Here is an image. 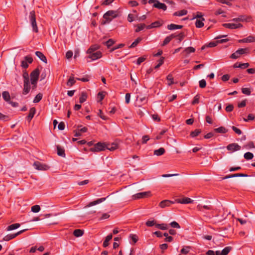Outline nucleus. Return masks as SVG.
I'll return each mask as SVG.
<instances>
[{"mask_svg":"<svg viewBox=\"0 0 255 255\" xmlns=\"http://www.w3.org/2000/svg\"><path fill=\"white\" fill-rule=\"evenodd\" d=\"M118 16V11L115 10H109L107 11L103 15V18L105 21L103 22L104 24L111 22L113 19L116 18Z\"/></svg>","mask_w":255,"mask_h":255,"instance_id":"obj_1","label":"nucleus"},{"mask_svg":"<svg viewBox=\"0 0 255 255\" xmlns=\"http://www.w3.org/2000/svg\"><path fill=\"white\" fill-rule=\"evenodd\" d=\"M29 20L31 22V26L32 27L33 31L36 33L38 32V29L37 26L35 13L34 10H32L30 12Z\"/></svg>","mask_w":255,"mask_h":255,"instance_id":"obj_2","label":"nucleus"},{"mask_svg":"<svg viewBox=\"0 0 255 255\" xmlns=\"http://www.w3.org/2000/svg\"><path fill=\"white\" fill-rule=\"evenodd\" d=\"M39 70L38 68L35 69L30 74V81L32 85H33L34 87H36L37 80L39 76Z\"/></svg>","mask_w":255,"mask_h":255,"instance_id":"obj_3","label":"nucleus"},{"mask_svg":"<svg viewBox=\"0 0 255 255\" xmlns=\"http://www.w3.org/2000/svg\"><path fill=\"white\" fill-rule=\"evenodd\" d=\"M249 52V49L248 48H240L235 52L232 54L230 56V58L232 59H237L240 56V55L244 54H248Z\"/></svg>","mask_w":255,"mask_h":255,"instance_id":"obj_4","label":"nucleus"},{"mask_svg":"<svg viewBox=\"0 0 255 255\" xmlns=\"http://www.w3.org/2000/svg\"><path fill=\"white\" fill-rule=\"evenodd\" d=\"M151 196V193L150 191L139 192L134 194L132 196V198L133 200H136L139 199L145 198Z\"/></svg>","mask_w":255,"mask_h":255,"instance_id":"obj_5","label":"nucleus"},{"mask_svg":"<svg viewBox=\"0 0 255 255\" xmlns=\"http://www.w3.org/2000/svg\"><path fill=\"white\" fill-rule=\"evenodd\" d=\"M107 147V145L105 143L102 142H98L94 145V147L91 148L90 150L94 152H99L101 151H103L106 149Z\"/></svg>","mask_w":255,"mask_h":255,"instance_id":"obj_6","label":"nucleus"},{"mask_svg":"<svg viewBox=\"0 0 255 255\" xmlns=\"http://www.w3.org/2000/svg\"><path fill=\"white\" fill-rule=\"evenodd\" d=\"M33 166L36 169L38 170H47L50 168V167L48 165L39 161L34 162Z\"/></svg>","mask_w":255,"mask_h":255,"instance_id":"obj_7","label":"nucleus"},{"mask_svg":"<svg viewBox=\"0 0 255 255\" xmlns=\"http://www.w3.org/2000/svg\"><path fill=\"white\" fill-rule=\"evenodd\" d=\"M227 149L231 152H234L240 150L241 149V147L236 143H233L228 145L227 146Z\"/></svg>","mask_w":255,"mask_h":255,"instance_id":"obj_8","label":"nucleus"},{"mask_svg":"<svg viewBox=\"0 0 255 255\" xmlns=\"http://www.w3.org/2000/svg\"><path fill=\"white\" fill-rule=\"evenodd\" d=\"M26 230H27V229H24V230H21V231L17 232L15 234L7 235L3 238V240L5 241H8L11 239H14V238H15L17 236L19 235L20 234H22V233H23L24 231H25Z\"/></svg>","mask_w":255,"mask_h":255,"instance_id":"obj_9","label":"nucleus"},{"mask_svg":"<svg viewBox=\"0 0 255 255\" xmlns=\"http://www.w3.org/2000/svg\"><path fill=\"white\" fill-rule=\"evenodd\" d=\"M193 200L188 197H184L183 198H178L175 200V203L180 204H189L193 203Z\"/></svg>","mask_w":255,"mask_h":255,"instance_id":"obj_10","label":"nucleus"},{"mask_svg":"<svg viewBox=\"0 0 255 255\" xmlns=\"http://www.w3.org/2000/svg\"><path fill=\"white\" fill-rule=\"evenodd\" d=\"M224 27L229 29H237L243 27L241 23H223L222 25Z\"/></svg>","mask_w":255,"mask_h":255,"instance_id":"obj_11","label":"nucleus"},{"mask_svg":"<svg viewBox=\"0 0 255 255\" xmlns=\"http://www.w3.org/2000/svg\"><path fill=\"white\" fill-rule=\"evenodd\" d=\"M89 54L90 55L88 57V58L91 59L92 60H95L98 59H99L102 56V52L99 51H96L95 52H93L92 53Z\"/></svg>","mask_w":255,"mask_h":255,"instance_id":"obj_12","label":"nucleus"},{"mask_svg":"<svg viewBox=\"0 0 255 255\" xmlns=\"http://www.w3.org/2000/svg\"><path fill=\"white\" fill-rule=\"evenodd\" d=\"M174 203L175 201H172L168 200H164L159 203V206L161 208H164L167 207H169L171 204H174Z\"/></svg>","mask_w":255,"mask_h":255,"instance_id":"obj_13","label":"nucleus"},{"mask_svg":"<svg viewBox=\"0 0 255 255\" xmlns=\"http://www.w3.org/2000/svg\"><path fill=\"white\" fill-rule=\"evenodd\" d=\"M23 90L22 92V94L23 95H26L28 94L30 90V85L29 81H27V80H26V81H24V84H23Z\"/></svg>","mask_w":255,"mask_h":255,"instance_id":"obj_14","label":"nucleus"},{"mask_svg":"<svg viewBox=\"0 0 255 255\" xmlns=\"http://www.w3.org/2000/svg\"><path fill=\"white\" fill-rule=\"evenodd\" d=\"M106 198H102L98 199L95 201L91 202L89 204H88L87 205H86L85 207V208L90 207L92 206L96 205L98 204L104 202V201H105Z\"/></svg>","mask_w":255,"mask_h":255,"instance_id":"obj_15","label":"nucleus"},{"mask_svg":"<svg viewBox=\"0 0 255 255\" xmlns=\"http://www.w3.org/2000/svg\"><path fill=\"white\" fill-rule=\"evenodd\" d=\"M195 52V49L193 47H188L184 49L182 51V53L185 56H188V55L191 53Z\"/></svg>","mask_w":255,"mask_h":255,"instance_id":"obj_16","label":"nucleus"},{"mask_svg":"<svg viewBox=\"0 0 255 255\" xmlns=\"http://www.w3.org/2000/svg\"><path fill=\"white\" fill-rule=\"evenodd\" d=\"M197 209L198 211H200V212H203V209H205V210H212L213 209V207L212 206L210 205V204H208V205H201L200 204H199L198 205H197Z\"/></svg>","mask_w":255,"mask_h":255,"instance_id":"obj_17","label":"nucleus"},{"mask_svg":"<svg viewBox=\"0 0 255 255\" xmlns=\"http://www.w3.org/2000/svg\"><path fill=\"white\" fill-rule=\"evenodd\" d=\"M255 41V37L249 36L247 38L239 40L240 43H251Z\"/></svg>","mask_w":255,"mask_h":255,"instance_id":"obj_18","label":"nucleus"},{"mask_svg":"<svg viewBox=\"0 0 255 255\" xmlns=\"http://www.w3.org/2000/svg\"><path fill=\"white\" fill-rule=\"evenodd\" d=\"M36 112V109L34 107H32L30 108L29 110V114L28 116L26 117L27 120L28 121V122H30L33 117H34V115H35Z\"/></svg>","mask_w":255,"mask_h":255,"instance_id":"obj_19","label":"nucleus"},{"mask_svg":"<svg viewBox=\"0 0 255 255\" xmlns=\"http://www.w3.org/2000/svg\"><path fill=\"white\" fill-rule=\"evenodd\" d=\"M153 6L163 10H165L167 9V6L164 3H161L159 1H156V2L153 4Z\"/></svg>","mask_w":255,"mask_h":255,"instance_id":"obj_20","label":"nucleus"},{"mask_svg":"<svg viewBox=\"0 0 255 255\" xmlns=\"http://www.w3.org/2000/svg\"><path fill=\"white\" fill-rule=\"evenodd\" d=\"M35 55L44 63H47V60L45 56L40 51L35 52Z\"/></svg>","mask_w":255,"mask_h":255,"instance_id":"obj_21","label":"nucleus"},{"mask_svg":"<svg viewBox=\"0 0 255 255\" xmlns=\"http://www.w3.org/2000/svg\"><path fill=\"white\" fill-rule=\"evenodd\" d=\"M56 147L57 150V154L59 156L65 157L66 155L64 149L58 145L56 146Z\"/></svg>","mask_w":255,"mask_h":255,"instance_id":"obj_22","label":"nucleus"},{"mask_svg":"<svg viewBox=\"0 0 255 255\" xmlns=\"http://www.w3.org/2000/svg\"><path fill=\"white\" fill-rule=\"evenodd\" d=\"M182 27H183V25H177V24H173V23L168 24L167 25V28L169 30H171L176 29H181Z\"/></svg>","mask_w":255,"mask_h":255,"instance_id":"obj_23","label":"nucleus"},{"mask_svg":"<svg viewBox=\"0 0 255 255\" xmlns=\"http://www.w3.org/2000/svg\"><path fill=\"white\" fill-rule=\"evenodd\" d=\"M214 130L217 133H226L228 131V130L224 127H220L219 128H215Z\"/></svg>","mask_w":255,"mask_h":255,"instance_id":"obj_24","label":"nucleus"},{"mask_svg":"<svg viewBox=\"0 0 255 255\" xmlns=\"http://www.w3.org/2000/svg\"><path fill=\"white\" fill-rule=\"evenodd\" d=\"M112 238H113V235L111 234H109L106 237V239H105V241H104L103 245V246L104 248H106L109 246V242L112 240Z\"/></svg>","mask_w":255,"mask_h":255,"instance_id":"obj_25","label":"nucleus"},{"mask_svg":"<svg viewBox=\"0 0 255 255\" xmlns=\"http://www.w3.org/2000/svg\"><path fill=\"white\" fill-rule=\"evenodd\" d=\"M2 96L4 101L8 103L10 100V96L8 92L4 91L2 93Z\"/></svg>","mask_w":255,"mask_h":255,"instance_id":"obj_26","label":"nucleus"},{"mask_svg":"<svg viewBox=\"0 0 255 255\" xmlns=\"http://www.w3.org/2000/svg\"><path fill=\"white\" fill-rule=\"evenodd\" d=\"M218 43V41H213V42H210L207 45H203L202 47H201V50H203L205 49V48L206 47H215L216 46H217V44Z\"/></svg>","mask_w":255,"mask_h":255,"instance_id":"obj_27","label":"nucleus"},{"mask_svg":"<svg viewBox=\"0 0 255 255\" xmlns=\"http://www.w3.org/2000/svg\"><path fill=\"white\" fill-rule=\"evenodd\" d=\"M165 149L163 147H160L154 151V154L157 156H160L165 153Z\"/></svg>","mask_w":255,"mask_h":255,"instance_id":"obj_28","label":"nucleus"},{"mask_svg":"<svg viewBox=\"0 0 255 255\" xmlns=\"http://www.w3.org/2000/svg\"><path fill=\"white\" fill-rule=\"evenodd\" d=\"M156 228L162 230H166L168 229V226L167 224L164 223L157 224V225H156Z\"/></svg>","mask_w":255,"mask_h":255,"instance_id":"obj_29","label":"nucleus"},{"mask_svg":"<svg viewBox=\"0 0 255 255\" xmlns=\"http://www.w3.org/2000/svg\"><path fill=\"white\" fill-rule=\"evenodd\" d=\"M99 48V46L97 45L91 46L87 50V53H92L95 52Z\"/></svg>","mask_w":255,"mask_h":255,"instance_id":"obj_30","label":"nucleus"},{"mask_svg":"<svg viewBox=\"0 0 255 255\" xmlns=\"http://www.w3.org/2000/svg\"><path fill=\"white\" fill-rule=\"evenodd\" d=\"M205 20L203 17H202L201 19H197L195 22V25L197 28H201L204 26V23L203 21Z\"/></svg>","mask_w":255,"mask_h":255,"instance_id":"obj_31","label":"nucleus"},{"mask_svg":"<svg viewBox=\"0 0 255 255\" xmlns=\"http://www.w3.org/2000/svg\"><path fill=\"white\" fill-rule=\"evenodd\" d=\"M20 225L19 223H15L11 224L7 227V231H11L17 229L20 227Z\"/></svg>","mask_w":255,"mask_h":255,"instance_id":"obj_32","label":"nucleus"},{"mask_svg":"<svg viewBox=\"0 0 255 255\" xmlns=\"http://www.w3.org/2000/svg\"><path fill=\"white\" fill-rule=\"evenodd\" d=\"M233 21H247V19L246 18L245 15H240L237 18H234L232 20Z\"/></svg>","mask_w":255,"mask_h":255,"instance_id":"obj_33","label":"nucleus"},{"mask_svg":"<svg viewBox=\"0 0 255 255\" xmlns=\"http://www.w3.org/2000/svg\"><path fill=\"white\" fill-rule=\"evenodd\" d=\"M142 40V38L139 37L137 38L129 46V48H134Z\"/></svg>","mask_w":255,"mask_h":255,"instance_id":"obj_34","label":"nucleus"},{"mask_svg":"<svg viewBox=\"0 0 255 255\" xmlns=\"http://www.w3.org/2000/svg\"><path fill=\"white\" fill-rule=\"evenodd\" d=\"M107 147L106 149H107L110 151H114L118 148V145L117 144L113 143L112 145H110L109 144H106Z\"/></svg>","mask_w":255,"mask_h":255,"instance_id":"obj_35","label":"nucleus"},{"mask_svg":"<svg viewBox=\"0 0 255 255\" xmlns=\"http://www.w3.org/2000/svg\"><path fill=\"white\" fill-rule=\"evenodd\" d=\"M232 249V248L230 246L226 247L221 251V254L223 255H227Z\"/></svg>","mask_w":255,"mask_h":255,"instance_id":"obj_36","label":"nucleus"},{"mask_svg":"<svg viewBox=\"0 0 255 255\" xmlns=\"http://www.w3.org/2000/svg\"><path fill=\"white\" fill-rule=\"evenodd\" d=\"M84 234V232L80 229L75 230L73 232V235L76 237L82 236Z\"/></svg>","mask_w":255,"mask_h":255,"instance_id":"obj_37","label":"nucleus"},{"mask_svg":"<svg viewBox=\"0 0 255 255\" xmlns=\"http://www.w3.org/2000/svg\"><path fill=\"white\" fill-rule=\"evenodd\" d=\"M75 82L76 81L74 80V77L71 76L67 81L66 84L67 86L71 87L75 83Z\"/></svg>","mask_w":255,"mask_h":255,"instance_id":"obj_38","label":"nucleus"},{"mask_svg":"<svg viewBox=\"0 0 255 255\" xmlns=\"http://www.w3.org/2000/svg\"><path fill=\"white\" fill-rule=\"evenodd\" d=\"M187 10H186L185 9H183V10L175 12L174 13V15L181 16H183V15H185L187 14Z\"/></svg>","mask_w":255,"mask_h":255,"instance_id":"obj_39","label":"nucleus"},{"mask_svg":"<svg viewBox=\"0 0 255 255\" xmlns=\"http://www.w3.org/2000/svg\"><path fill=\"white\" fill-rule=\"evenodd\" d=\"M87 98V95L86 93L82 92L81 95L79 98V102L80 103H83L86 101Z\"/></svg>","mask_w":255,"mask_h":255,"instance_id":"obj_40","label":"nucleus"},{"mask_svg":"<svg viewBox=\"0 0 255 255\" xmlns=\"http://www.w3.org/2000/svg\"><path fill=\"white\" fill-rule=\"evenodd\" d=\"M244 158L247 160H250L254 157V154L250 152H247L244 154Z\"/></svg>","mask_w":255,"mask_h":255,"instance_id":"obj_41","label":"nucleus"},{"mask_svg":"<svg viewBox=\"0 0 255 255\" xmlns=\"http://www.w3.org/2000/svg\"><path fill=\"white\" fill-rule=\"evenodd\" d=\"M201 132V130L200 129H196L194 131H192L190 133V136L192 137H194L198 136Z\"/></svg>","mask_w":255,"mask_h":255,"instance_id":"obj_42","label":"nucleus"},{"mask_svg":"<svg viewBox=\"0 0 255 255\" xmlns=\"http://www.w3.org/2000/svg\"><path fill=\"white\" fill-rule=\"evenodd\" d=\"M145 225L147 227H152L153 226H155L156 227V225H157V224H156V221H155L154 220H148L145 223Z\"/></svg>","mask_w":255,"mask_h":255,"instance_id":"obj_43","label":"nucleus"},{"mask_svg":"<svg viewBox=\"0 0 255 255\" xmlns=\"http://www.w3.org/2000/svg\"><path fill=\"white\" fill-rule=\"evenodd\" d=\"M42 94L41 93L38 94L34 98L33 100V103H38L42 98Z\"/></svg>","mask_w":255,"mask_h":255,"instance_id":"obj_44","label":"nucleus"},{"mask_svg":"<svg viewBox=\"0 0 255 255\" xmlns=\"http://www.w3.org/2000/svg\"><path fill=\"white\" fill-rule=\"evenodd\" d=\"M145 26H146V25L144 23L137 24L136 26L137 28L135 29V31L136 32H138L140 31L143 30L144 28V27H145Z\"/></svg>","mask_w":255,"mask_h":255,"instance_id":"obj_45","label":"nucleus"},{"mask_svg":"<svg viewBox=\"0 0 255 255\" xmlns=\"http://www.w3.org/2000/svg\"><path fill=\"white\" fill-rule=\"evenodd\" d=\"M31 210L34 213H37L40 210V207L38 205H34L31 207Z\"/></svg>","mask_w":255,"mask_h":255,"instance_id":"obj_46","label":"nucleus"},{"mask_svg":"<svg viewBox=\"0 0 255 255\" xmlns=\"http://www.w3.org/2000/svg\"><path fill=\"white\" fill-rule=\"evenodd\" d=\"M199 100L200 96L199 95L197 94L194 97L193 100L192 102V104L195 105L198 104L199 103Z\"/></svg>","mask_w":255,"mask_h":255,"instance_id":"obj_47","label":"nucleus"},{"mask_svg":"<svg viewBox=\"0 0 255 255\" xmlns=\"http://www.w3.org/2000/svg\"><path fill=\"white\" fill-rule=\"evenodd\" d=\"M242 92L243 94L248 96L250 95L251 93L250 89L248 88H243L242 89Z\"/></svg>","mask_w":255,"mask_h":255,"instance_id":"obj_48","label":"nucleus"},{"mask_svg":"<svg viewBox=\"0 0 255 255\" xmlns=\"http://www.w3.org/2000/svg\"><path fill=\"white\" fill-rule=\"evenodd\" d=\"M115 43V41L112 39H109L108 41L105 42V44L108 47V48L110 47L112 45H113Z\"/></svg>","mask_w":255,"mask_h":255,"instance_id":"obj_49","label":"nucleus"},{"mask_svg":"<svg viewBox=\"0 0 255 255\" xmlns=\"http://www.w3.org/2000/svg\"><path fill=\"white\" fill-rule=\"evenodd\" d=\"M164 58L163 57H160V59L158 60V64H157L154 68L155 69H157L160 66H161L163 62H164Z\"/></svg>","mask_w":255,"mask_h":255,"instance_id":"obj_50","label":"nucleus"},{"mask_svg":"<svg viewBox=\"0 0 255 255\" xmlns=\"http://www.w3.org/2000/svg\"><path fill=\"white\" fill-rule=\"evenodd\" d=\"M151 24L153 28L159 27L162 24V23L159 21H156L154 22H152Z\"/></svg>","mask_w":255,"mask_h":255,"instance_id":"obj_51","label":"nucleus"},{"mask_svg":"<svg viewBox=\"0 0 255 255\" xmlns=\"http://www.w3.org/2000/svg\"><path fill=\"white\" fill-rule=\"evenodd\" d=\"M146 58V57L145 56L139 57L137 60L136 64L138 65H140L142 62L145 60Z\"/></svg>","mask_w":255,"mask_h":255,"instance_id":"obj_52","label":"nucleus"},{"mask_svg":"<svg viewBox=\"0 0 255 255\" xmlns=\"http://www.w3.org/2000/svg\"><path fill=\"white\" fill-rule=\"evenodd\" d=\"M217 1L230 6L232 5L231 1H232V0H217Z\"/></svg>","mask_w":255,"mask_h":255,"instance_id":"obj_53","label":"nucleus"},{"mask_svg":"<svg viewBox=\"0 0 255 255\" xmlns=\"http://www.w3.org/2000/svg\"><path fill=\"white\" fill-rule=\"evenodd\" d=\"M170 226L174 228L179 229L180 226L179 224L176 221H173L170 224Z\"/></svg>","mask_w":255,"mask_h":255,"instance_id":"obj_54","label":"nucleus"},{"mask_svg":"<svg viewBox=\"0 0 255 255\" xmlns=\"http://www.w3.org/2000/svg\"><path fill=\"white\" fill-rule=\"evenodd\" d=\"M0 120L3 121H7L9 120L8 116L4 115L0 112Z\"/></svg>","mask_w":255,"mask_h":255,"instance_id":"obj_55","label":"nucleus"},{"mask_svg":"<svg viewBox=\"0 0 255 255\" xmlns=\"http://www.w3.org/2000/svg\"><path fill=\"white\" fill-rule=\"evenodd\" d=\"M250 64L248 63H241L238 65V67L241 69H246L248 68Z\"/></svg>","mask_w":255,"mask_h":255,"instance_id":"obj_56","label":"nucleus"},{"mask_svg":"<svg viewBox=\"0 0 255 255\" xmlns=\"http://www.w3.org/2000/svg\"><path fill=\"white\" fill-rule=\"evenodd\" d=\"M24 61H26L27 63L31 64L33 62V58L29 55L26 56L24 57Z\"/></svg>","mask_w":255,"mask_h":255,"instance_id":"obj_57","label":"nucleus"},{"mask_svg":"<svg viewBox=\"0 0 255 255\" xmlns=\"http://www.w3.org/2000/svg\"><path fill=\"white\" fill-rule=\"evenodd\" d=\"M199 86L201 88H204L206 86V82L205 80L202 79L199 81Z\"/></svg>","mask_w":255,"mask_h":255,"instance_id":"obj_58","label":"nucleus"},{"mask_svg":"<svg viewBox=\"0 0 255 255\" xmlns=\"http://www.w3.org/2000/svg\"><path fill=\"white\" fill-rule=\"evenodd\" d=\"M234 109V106L232 104H230L226 107V111L227 112H231Z\"/></svg>","mask_w":255,"mask_h":255,"instance_id":"obj_59","label":"nucleus"},{"mask_svg":"<svg viewBox=\"0 0 255 255\" xmlns=\"http://www.w3.org/2000/svg\"><path fill=\"white\" fill-rule=\"evenodd\" d=\"M130 238L134 244L136 243L138 241V237L136 235L131 234L130 235Z\"/></svg>","mask_w":255,"mask_h":255,"instance_id":"obj_60","label":"nucleus"},{"mask_svg":"<svg viewBox=\"0 0 255 255\" xmlns=\"http://www.w3.org/2000/svg\"><path fill=\"white\" fill-rule=\"evenodd\" d=\"M232 128L236 133L239 135H240L242 133L241 130L236 127L233 126Z\"/></svg>","mask_w":255,"mask_h":255,"instance_id":"obj_61","label":"nucleus"},{"mask_svg":"<svg viewBox=\"0 0 255 255\" xmlns=\"http://www.w3.org/2000/svg\"><path fill=\"white\" fill-rule=\"evenodd\" d=\"M171 38L169 37V36H167L164 40L163 43L162 44V46H165L166 44H167L168 43L170 42L171 41Z\"/></svg>","mask_w":255,"mask_h":255,"instance_id":"obj_62","label":"nucleus"},{"mask_svg":"<svg viewBox=\"0 0 255 255\" xmlns=\"http://www.w3.org/2000/svg\"><path fill=\"white\" fill-rule=\"evenodd\" d=\"M185 37V34L184 32H180L178 34V39L179 42H181Z\"/></svg>","mask_w":255,"mask_h":255,"instance_id":"obj_63","label":"nucleus"},{"mask_svg":"<svg viewBox=\"0 0 255 255\" xmlns=\"http://www.w3.org/2000/svg\"><path fill=\"white\" fill-rule=\"evenodd\" d=\"M230 76L229 74H225L222 77V80L223 81L226 82L229 80Z\"/></svg>","mask_w":255,"mask_h":255,"instance_id":"obj_64","label":"nucleus"}]
</instances>
